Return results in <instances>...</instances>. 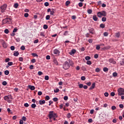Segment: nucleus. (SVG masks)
Segmentation results:
<instances>
[{
    "label": "nucleus",
    "instance_id": "obj_1",
    "mask_svg": "<svg viewBox=\"0 0 124 124\" xmlns=\"http://www.w3.org/2000/svg\"><path fill=\"white\" fill-rule=\"evenodd\" d=\"M73 64V62H72V61L69 59L64 62L62 67L65 70H67V69H68Z\"/></svg>",
    "mask_w": 124,
    "mask_h": 124
},
{
    "label": "nucleus",
    "instance_id": "obj_2",
    "mask_svg": "<svg viewBox=\"0 0 124 124\" xmlns=\"http://www.w3.org/2000/svg\"><path fill=\"white\" fill-rule=\"evenodd\" d=\"M12 21V19L9 17H6L3 19L2 21V25L3 26L5 24H10Z\"/></svg>",
    "mask_w": 124,
    "mask_h": 124
},
{
    "label": "nucleus",
    "instance_id": "obj_3",
    "mask_svg": "<svg viewBox=\"0 0 124 124\" xmlns=\"http://www.w3.org/2000/svg\"><path fill=\"white\" fill-rule=\"evenodd\" d=\"M48 118L51 120L52 118H58L57 113L54 112V111H50L49 112Z\"/></svg>",
    "mask_w": 124,
    "mask_h": 124
},
{
    "label": "nucleus",
    "instance_id": "obj_4",
    "mask_svg": "<svg viewBox=\"0 0 124 124\" xmlns=\"http://www.w3.org/2000/svg\"><path fill=\"white\" fill-rule=\"evenodd\" d=\"M4 99L6 101H7L8 103H11V101H12V96L10 95L5 96L4 97Z\"/></svg>",
    "mask_w": 124,
    "mask_h": 124
},
{
    "label": "nucleus",
    "instance_id": "obj_5",
    "mask_svg": "<svg viewBox=\"0 0 124 124\" xmlns=\"http://www.w3.org/2000/svg\"><path fill=\"white\" fill-rule=\"evenodd\" d=\"M118 95H124V89L119 88L118 89Z\"/></svg>",
    "mask_w": 124,
    "mask_h": 124
},
{
    "label": "nucleus",
    "instance_id": "obj_6",
    "mask_svg": "<svg viewBox=\"0 0 124 124\" xmlns=\"http://www.w3.org/2000/svg\"><path fill=\"white\" fill-rule=\"evenodd\" d=\"M7 7V5L6 4H3L2 6L0 7L1 12H4L6 10V7Z\"/></svg>",
    "mask_w": 124,
    "mask_h": 124
},
{
    "label": "nucleus",
    "instance_id": "obj_7",
    "mask_svg": "<svg viewBox=\"0 0 124 124\" xmlns=\"http://www.w3.org/2000/svg\"><path fill=\"white\" fill-rule=\"evenodd\" d=\"M0 42L2 43V45L3 48H7V45L4 40H0Z\"/></svg>",
    "mask_w": 124,
    "mask_h": 124
},
{
    "label": "nucleus",
    "instance_id": "obj_8",
    "mask_svg": "<svg viewBox=\"0 0 124 124\" xmlns=\"http://www.w3.org/2000/svg\"><path fill=\"white\" fill-rule=\"evenodd\" d=\"M88 30L90 33H91V34H93L94 33V29L93 28H89Z\"/></svg>",
    "mask_w": 124,
    "mask_h": 124
},
{
    "label": "nucleus",
    "instance_id": "obj_9",
    "mask_svg": "<svg viewBox=\"0 0 124 124\" xmlns=\"http://www.w3.org/2000/svg\"><path fill=\"white\" fill-rule=\"evenodd\" d=\"M108 62L110 63H113V64H116V61H114V60L113 59H112V58L109 59L108 60Z\"/></svg>",
    "mask_w": 124,
    "mask_h": 124
},
{
    "label": "nucleus",
    "instance_id": "obj_10",
    "mask_svg": "<svg viewBox=\"0 0 124 124\" xmlns=\"http://www.w3.org/2000/svg\"><path fill=\"white\" fill-rule=\"evenodd\" d=\"M28 88L30 89L31 91H34V90H35V87L34 86L29 85Z\"/></svg>",
    "mask_w": 124,
    "mask_h": 124
},
{
    "label": "nucleus",
    "instance_id": "obj_11",
    "mask_svg": "<svg viewBox=\"0 0 124 124\" xmlns=\"http://www.w3.org/2000/svg\"><path fill=\"white\" fill-rule=\"evenodd\" d=\"M95 88V83H93L91 86V87L89 88L90 90H93V89Z\"/></svg>",
    "mask_w": 124,
    "mask_h": 124
},
{
    "label": "nucleus",
    "instance_id": "obj_12",
    "mask_svg": "<svg viewBox=\"0 0 124 124\" xmlns=\"http://www.w3.org/2000/svg\"><path fill=\"white\" fill-rule=\"evenodd\" d=\"M39 102L40 105H43V104H45L46 102L45 100H40Z\"/></svg>",
    "mask_w": 124,
    "mask_h": 124
},
{
    "label": "nucleus",
    "instance_id": "obj_13",
    "mask_svg": "<svg viewBox=\"0 0 124 124\" xmlns=\"http://www.w3.org/2000/svg\"><path fill=\"white\" fill-rule=\"evenodd\" d=\"M115 36L117 38H119L120 36H121V33L120 32L115 33Z\"/></svg>",
    "mask_w": 124,
    "mask_h": 124
},
{
    "label": "nucleus",
    "instance_id": "obj_14",
    "mask_svg": "<svg viewBox=\"0 0 124 124\" xmlns=\"http://www.w3.org/2000/svg\"><path fill=\"white\" fill-rule=\"evenodd\" d=\"M101 14H102V16H104V17L106 16V12H105V11L101 12Z\"/></svg>",
    "mask_w": 124,
    "mask_h": 124
},
{
    "label": "nucleus",
    "instance_id": "obj_15",
    "mask_svg": "<svg viewBox=\"0 0 124 124\" xmlns=\"http://www.w3.org/2000/svg\"><path fill=\"white\" fill-rule=\"evenodd\" d=\"M54 54H55V55H58V54H60V51H59V50L56 49L54 50Z\"/></svg>",
    "mask_w": 124,
    "mask_h": 124
},
{
    "label": "nucleus",
    "instance_id": "obj_16",
    "mask_svg": "<svg viewBox=\"0 0 124 124\" xmlns=\"http://www.w3.org/2000/svg\"><path fill=\"white\" fill-rule=\"evenodd\" d=\"M75 53H76V49H72L70 52L69 53L70 55H72L74 54Z\"/></svg>",
    "mask_w": 124,
    "mask_h": 124
},
{
    "label": "nucleus",
    "instance_id": "obj_17",
    "mask_svg": "<svg viewBox=\"0 0 124 124\" xmlns=\"http://www.w3.org/2000/svg\"><path fill=\"white\" fill-rule=\"evenodd\" d=\"M14 56H15V57H18V56H19V52L15 51L14 53Z\"/></svg>",
    "mask_w": 124,
    "mask_h": 124
},
{
    "label": "nucleus",
    "instance_id": "obj_18",
    "mask_svg": "<svg viewBox=\"0 0 124 124\" xmlns=\"http://www.w3.org/2000/svg\"><path fill=\"white\" fill-rule=\"evenodd\" d=\"M93 19L94 21H97V20H98V18H97V17H96V15L93 16Z\"/></svg>",
    "mask_w": 124,
    "mask_h": 124
},
{
    "label": "nucleus",
    "instance_id": "obj_19",
    "mask_svg": "<svg viewBox=\"0 0 124 124\" xmlns=\"http://www.w3.org/2000/svg\"><path fill=\"white\" fill-rule=\"evenodd\" d=\"M97 16L99 18H101V17H102V15L101 14V12H98L97 13Z\"/></svg>",
    "mask_w": 124,
    "mask_h": 124
},
{
    "label": "nucleus",
    "instance_id": "obj_20",
    "mask_svg": "<svg viewBox=\"0 0 124 124\" xmlns=\"http://www.w3.org/2000/svg\"><path fill=\"white\" fill-rule=\"evenodd\" d=\"M69 4H70V1H69V0L66 1L65 2L66 6H68V5H69Z\"/></svg>",
    "mask_w": 124,
    "mask_h": 124
},
{
    "label": "nucleus",
    "instance_id": "obj_21",
    "mask_svg": "<svg viewBox=\"0 0 124 124\" xmlns=\"http://www.w3.org/2000/svg\"><path fill=\"white\" fill-rule=\"evenodd\" d=\"M100 27H101V29H104V28H105V24L103 23L101 24L100 25Z\"/></svg>",
    "mask_w": 124,
    "mask_h": 124
},
{
    "label": "nucleus",
    "instance_id": "obj_22",
    "mask_svg": "<svg viewBox=\"0 0 124 124\" xmlns=\"http://www.w3.org/2000/svg\"><path fill=\"white\" fill-rule=\"evenodd\" d=\"M112 76L113 77H117L118 76V73H117V72H114L113 74H112Z\"/></svg>",
    "mask_w": 124,
    "mask_h": 124
},
{
    "label": "nucleus",
    "instance_id": "obj_23",
    "mask_svg": "<svg viewBox=\"0 0 124 124\" xmlns=\"http://www.w3.org/2000/svg\"><path fill=\"white\" fill-rule=\"evenodd\" d=\"M53 62L56 64V65H59V62H58V61L56 60H54L53 61Z\"/></svg>",
    "mask_w": 124,
    "mask_h": 124
},
{
    "label": "nucleus",
    "instance_id": "obj_24",
    "mask_svg": "<svg viewBox=\"0 0 124 124\" xmlns=\"http://www.w3.org/2000/svg\"><path fill=\"white\" fill-rule=\"evenodd\" d=\"M108 70H109V69L107 67H104L103 68V71H104V72H107V71H108Z\"/></svg>",
    "mask_w": 124,
    "mask_h": 124
},
{
    "label": "nucleus",
    "instance_id": "obj_25",
    "mask_svg": "<svg viewBox=\"0 0 124 124\" xmlns=\"http://www.w3.org/2000/svg\"><path fill=\"white\" fill-rule=\"evenodd\" d=\"M31 108H33V109H34L35 107H36V105L35 104H32L31 105Z\"/></svg>",
    "mask_w": 124,
    "mask_h": 124
},
{
    "label": "nucleus",
    "instance_id": "obj_26",
    "mask_svg": "<svg viewBox=\"0 0 124 124\" xmlns=\"http://www.w3.org/2000/svg\"><path fill=\"white\" fill-rule=\"evenodd\" d=\"M21 119L24 121V122H26L27 121V117H26V116H23L22 118H21Z\"/></svg>",
    "mask_w": 124,
    "mask_h": 124
},
{
    "label": "nucleus",
    "instance_id": "obj_27",
    "mask_svg": "<svg viewBox=\"0 0 124 124\" xmlns=\"http://www.w3.org/2000/svg\"><path fill=\"white\" fill-rule=\"evenodd\" d=\"M71 117V114L70 113H68L67 114V119H70Z\"/></svg>",
    "mask_w": 124,
    "mask_h": 124
},
{
    "label": "nucleus",
    "instance_id": "obj_28",
    "mask_svg": "<svg viewBox=\"0 0 124 124\" xmlns=\"http://www.w3.org/2000/svg\"><path fill=\"white\" fill-rule=\"evenodd\" d=\"M85 60L86 61H90V60H91V57L90 56H86L85 57Z\"/></svg>",
    "mask_w": 124,
    "mask_h": 124
},
{
    "label": "nucleus",
    "instance_id": "obj_29",
    "mask_svg": "<svg viewBox=\"0 0 124 124\" xmlns=\"http://www.w3.org/2000/svg\"><path fill=\"white\" fill-rule=\"evenodd\" d=\"M106 20H107V18H106V17H103L102 18V22H106Z\"/></svg>",
    "mask_w": 124,
    "mask_h": 124
},
{
    "label": "nucleus",
    "instance_id": "obj_30",
    "mask_svg": "<svg viewBox=\"0 0 124 124\" xmlns=\"http://www.w3.org/2000/svg\"><path fill=\"white\" fill-rule=\"evenodd\" d=\"M43 28L44 30H47L48 29V26L46 24L44 25Z\"/></svg>",
    "mask_w": 124,
    "mask_h": 124
},
{
    "label": "nucleus",
    "instance_id": "obj_31",
    "mask_svg": "<svg viewBox=\"0 0 124 124\" xmlns=\"http://www.w3.org/2000/svg\"><path fill=\"white\" fill-rule=\"evenodd\" d=\"M4 74H5V75H8V74H9V71H8V70L5 71Z\"/></svg>",
    "mask_w": 124,
    "mask_h": 124
},
{
    "label": "nucleus",
    "instance_id": "obj_32",
    "mask_svg": "<svg viewBox=\"0 0 124 124\" xmlns=\"http://www.w3.org/2000/svg\"><path fill=\"white\" fill-rule=\"evenodd\" d=\"M92 12H93L92 9H89L87 10V13H88V14H92Z\"/></svg>",
    "mask_w": 124,
    "mask_h": 124
},
{
    "label": "nucleus",
    "instance_id": "obj_33",
    "mask_svg": "<svg viewBox=\"0 0 124 124\" xmlns=\"http://www.w3.org/2000/svg\"><path fill=\"white\" fill-rule=\"evenodd\" d=\"M18 6H19V4H18V3H16L14 4V7L15 8H18Z\"/></svg>",
    "mask_w": 124,
    "mask_h": 124
},
{
    "label": "nucleus",
    "instance_id": "obj_34",
    "mask_svg": "<svg viewBox=\"0 0 124 124\" xmlns=\"http://www.w3.org/2000/svg\"><path fill=\"white\" fill-rule=\"evenodd\" d=\"M63 35H64L65 36H66V35H68V31H65L63 33Z\"/></svg>",
    "mask_w": 124,
    "mask_h": 124
},
{
    "label": "nucleus",
    "instance_id": "obj_35",
    "mask_svg": "<svg viewBox=\"0 0 124 124\" xmlns=\"http://www.w3.org/2000/svg\"><path fill=\"white\" fill-rule=\"evenodd\" d=\"M2 85H3V86H6V85H7V82L5 81H4L2 82Z\"/></svg>",
    "mask_w": 124,
    "mask_h": 124
},
{
    "label": "nucleus",
    "instance_id": "obj_36",
    "mask_svg": "<svg viewBox=\"0 0 124 124\" xmlns=\"http://www.w3.org/2000/svg\"><path fill=\"white\" fill-rule=\"evenodd\" d=\"M4 32L5 33H6V34L9 33V30H8V29H5L4 30Z\"/></svg>",
    "mask_w": 124,
    "mask_h": 124
},
{
    "label": "nucleus",
    "instance_id": "obj_37",
    "mask_svg": "<svg viewBox=\"0 0 124 124\" xmlns=\"http://www.w3.org/2000/svg\"><path fill=\"white\" fill-rule=\"evenodd\" d=\"M54 93H59V92H60V89H59L58 88L54 89Z\"/></svg>",
    "mask_w": 124,
    "mask_h": 124
},
{
    "label": "nucleus",
    "instance_id": "obj_38",
    "mask_svg": "<svg viewBox=\"0 0 124 124\" xmlns=\"http://www.w3.org/2000/svg\"><path fill=\"white\" fill-rule=\"evenodd\" d=\"M53 101H54V102H56V101H58V100H59V99H58V98L57 97H54L53 98Z\"/></svg>",
    "mask_w": 124,
    "mask_h": 124
},
{
    "label": "nucleus",
    "instance_id": "obj_39",
    "mask_svg": "<svg viewBox=\"0 0 124 124\" xmlns=\"http://www.w3.org/2000/svg\"><path fill=\"white\" fill-rule=\"evenodd\" d=\"M86 63L88 64V65H91V64H92V62H91V61H87Z\"/></svg>",
    "mask_w": 124,
    "mask_h": 124
},
{
    "label": "nucleus",
    "instance_id": "obj_40",
    "mask_svg": "<svg viewBox=\"0 0 124 124\" xmlns=\"http://www.w3.org/2000/svg\"><path fill=\"white\" fill-rule=\"evenodd\" d=\"M8 65L9 66H11V65H13V62H8Z\"/></svg>",
    "mask_w": 124,
    "mask_h": 124
},
{
    "label": "nucleus",
    "instance_id": "obj_41",
    "mask_svg": "<svg viewBox=\"0 0 124 124\" xmlns=\"http://www.w3.org/2000/svg\"><path fill=\"white\" fill-rule=\"evenodd\" d=\"M42 74H43V73L41 71H39L38 72V75H39V76H41V75H42Z\"/></svg>",
    "mask_w": 124,
    "mask_h": 124
},
{
    "label": "nucleus",
    "instance_id": "obj_42",
    "mask_svg": "<svg viewBox=\"0 0 124 124\" xmlns=\"http://www.w3.org/2000/svg\"><path fill=\"white\" fill-rule=\"evenodd\" d=\"M81 80H82V81H85V80H86V78L85 77V76L81 77Z\"/></svg>",
    "mask_w": 124,
    "mask_h": 124
},
{
    "label": "nucleus",
    "instance_id": "obj_43",
    "mask_svg": "<svg viewBox=\"0 0 124 124\" xmlns=\"http://www.w3.org/2000/svg\"><path fill=\"white\" fill-rule=\"evenodd\" d=\"M31 55L33 57H38V55L36 53H31Z\"/></svg>",
    "mask_w": 124,
    "mask_h": 124
},
{
    "label": "nucleus",
    "instance_id": "obj_44",
    "mask_svg": "<svg viewBox=\"0 0 124 124\" xmlns=\"http://www.w3.org/2000/svg\"><path fill=\"white\" fill-rule=\"evenodd\" d=\"M46 20H50V16L49 15H47L46 16Z\"/></svg>",
    "mask_w": 124,
    "mask_h": 124
},
{
    "label": "nucleus",
    "instance_id": "obj_45",
    "mask_svg": "<svg viewBox=\"0 0 124 124\" xmlns=\"http://www.w3.org/2000/svg\"><path fill=\"white\" fill-rule=\"evenodd\" d=\"M11 50H12V51H14V50H15V46H11Z\"/></svg>",
    "mask_w": 124,
    "mask_h": 124
},
{
    "label": "nucleus",
    "instance_id": "obj_46",
    "mask_svg": "<svg viewBox=\"0 0 124 124\" xmlns=\"http://www.w3.org/2000/svg\"><path fill=\"white\" fill-rule=\"evenodd\" d=\"M45 79H46V81H48V80H49V76H46L45 77Z\"/></svg>",
    "mask_w": 124,
    "mask_h": 124
},
{
    "label": "nucleus",
    "instance_id": "obj_47",
    "mask_svg": "<svg viewBox=\"0 0 124 124\" xmlns=\"http://www.w3.org/2000/svg\"><path fill=\"white\" fill-rule=\"evenodd\" d=\"M44 5L45 6L47 7V6H49V2H46L45 3H44Z\"/></svg>",
    "mask_w": 124,
    "mask_h": 124
},
{
    "label": "nucleus",
    "instance_id": "obj_48",
    "mask_svg": "<svg viewBox=\"0 0 124 124\" xmlns=\"http://www.w3.org/2000/svg\"><path fill=\"white\" fill-rule=\"evenodd\" d=\"M40 34L41 36H43L44 37H45V35L44 34V32H41Z\"/></svg>",
    "mask_w": 124,
    "mask_h": 124
},
{
    "label": "nucleus",
    "instance_id": "obj_49",
    "mask_svg": "<svg viewBox=\"0 0 124 124\" xmlns=\"http://www.w3.org/2000/svg\"><path fill=\"white\" fill-rule=\"evenodd\" d=\"M10 59H9V58H6L5 60V62H10Z\"/></svg>",
    "mask_w": 124,
    "mask_h": 124
},
{
    "label": "nucleus",
    "instance_id": "obj_50",
    "mask_svg": "<svg viewBox=\"0 0 124 124\" xmlns=\"http://www.w3.org/2000/svg\"><path fill=\"white\" fill-rule=\"evenodd\" d=\"M20 49H21V50H22L23 51H24V50H25V49H26V48L25 47V46H21Z\"/></svg>",
    "mask_w": 124,
    "mask_h": 124
},
{
    "label": "nucleus",
    "instance_id": "obj_51",
    "mask_svg": "<svg viewBox=\"0 0 124 124\" xmlns=\"http://www.w3.org/2000/svg\"><path fill=\"white\" fill-rule=\"evenodd\" d=\"M94 59H97L98 58V54H95L94 55Z\"/></svg>",
    "mask_w": 124,
    "mask_h": 124
},
{
    "label": "nucleus",
    "instance_id": "obj_52",
    "mask_svg": "<svg viewBox=\"0 0 124 124\" xmlns=\"http://www.w3.org/2000/svg\"><path fill=\"white\" fill-rule=\"evenodd\" d=\"M100 49V46L99 45H97L96 46V50H99Z\"/></svg>",
    "mask_w": 124,
    "mask_h": 124
},
{
    "label": "nucleus",
    "instance_id": "obj_53",
    "mask_svg": "<svg viewBox=\"0 0 124 124\" xmlns=\"http://www.w3.org/2000/svg\"><path fill=\"white\" fill-rule=\"evenodd\" d=\"M45 99H46V100H49V99H50V97L48 95H46L45 97Z\"/></svg>",
    "mask_w": 124,
    "mask_h": 124
},
{
    "label": "nucleus",
    "instance_id": "obj_54",
    "mask_svg": "<svg viewBox=\"0 0 124 124\" xmlns=\"http://www.w3.org/2000/svg\"><path fill=\"white\" fill-rule=\"evenodd\" d=\"M105 96H106L107 97L109 95V93L107 92L105 93H104Z\"/></svg>",
    "mask_w": 124,
    "mask_h": 124
},
{
    "label": "nucleus",
    "instance_id": "obj_55",
    "mask_svg": "<svg viewBox=\"0 0 124 124\" xmlns=\"http://www.w3.org/2000/svg\"><path fill=\"white\" fill-rule=\"evenodd\" d=\"M104 36H108V32H104Z\"/></svg>",
    "mask_w": 124,
    "mask_h": 124
},
{
    "label": "nucleus",
    "instance_id": "obj_56",
    "mask_svg": "<svg viewBox=\"0 0 124 124\" xmlns=\"http://www.w3.org/2000/svg\"><path fill=\"white\" fill-rule=\"evenodd\" d=\"M23 60H24V59L23 58V57H19V62H23Z\"/></svg>",
    "mask_w": 124,
    "mask_h": 124
},
{
    "label": "nucleus",
    "instance_id": "obj_57",
    "mask_svg": "<svg viewBox=\"0 0 124 124\" xmlns=\"http://www.w3.org/2000/svg\"><path fill=\"white\" fill-rule=\"evenodd\" d=\"M24 106H25V107H29V105L28 103H26L24 104Z\"/></svg>",
    "mask_w": 124,
    "mask_h": 124
},
{
    "label": "nucleus",
    "instance_id": "obj_58",
    "mask_svg": "<svg viewBox=\"0 0 124 124\" xmlns=\"http://www.w3.org/2000/svg\"><path fill=\"white\" fill-rule=\"evenodd\" d=\"M88 42H89V43H93V39H89L88 40Z\"/></svg>",
    "mask_w": 124,
    "mask_h": 124
},
{
    "label": "nucleus",
    "instance_id": "obj_59",
    "mask_svg": "<svg viewBox=\"0 0 124 124\" xmlns=\"http://www.w3.org/2000/svg\"><path fill=\"white\" fill-rule=\"evenodd\" d=\"M100 71V69H99V68H97L95 69V72H99Z\"/></svg>",
    "mask_w": 124,
    "mask_h": 124
},
{
    "label": "nucleus",
    "instance_id": "obj_60",
    "mask_svg": "<svg viewBox=\"0 0 124 124\" xmlns=\"http://www.w3.org/2000/svg\"><path fill=\"white\" fill-rule=\"evenodd\" d=\"M24 17H25V18H27V17H29V14L28 13H25L24 14Z\"/></svg>",
    "mask_w": 124,
    "mask_h": 124
},
{
    "label": "nucleus",
    "instance_id": "obj_61",
    "mask_svg": "<svg viewBox=\"0 0 124 124\" xmlns=\"http://www.w3.org/2000/svg\"><path fill=\"white\" fill-rule=\"evenodd\" d=\"M116 106H112V107H111V109H112V110H115V109H116Z\"/></svg>",
    "mask_w": 124,
    "mask_h": 124
},
{
    "label": "nucleus",
    "instance_id": "obj_62",
    "mask_svg": "<svg viewBox=\"0 0 124 124\" xmlns=\"http://www.w3.org/2000/svg\"><path fill=\"white\" fill-rule=\"evenodd\" d=\"M72 20H75V19H76V16H72Z\"/></svg>",
    "mask_w": 124,
    "mask_h": 124
},
{
    "label": "nucleus",
    "instance_id": "obj_63",
    "mask_svg": "<svg viewBox=\"0 0 124 124\" xmlns=\"http://www.w3.org/2000/svg\"><path fill=\"white\" fill-rule=\"evenodd\" d=\"M63 98L64 100H67V99H68V97L67 96H65Z\"/></svg>",
    "mask_w": 124,
    "mask_h": 124
},
{
    "label": "nucleus",
    "instance_id": "obj_64",
    "mask_svg": "<svg viewBox=\"0 0 124 124\" xmlns=\"http://www.w3.org/2000/svg\"><path fill=\"white\" fill-rule=\"evenodd\" d=\"M19 124H24V121L21 119L19 121Z\"/></svg>",
    "mask_w": 124,
    "mask_h": 124
}]
</instances>
